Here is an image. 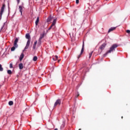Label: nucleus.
Returning <instances> with one entry per match:
<instances>
[{"label": "nucleus", "instance_id": "c756f323", "mask_svg": "<svg viewBox=\"0 0 130 130\" xmlns=\"http://www.w3.org/2000/svg\"><path fill=\"white\" fill-rule=\"evenodd\" d=\"M79 96H80V94H79V93H78L77 95L76 96V98H78V97H79Z\"/></svg>", "mask_w": 130, "mask_h": 130}, {"label": "nucleus", "instance_id": "7c9ffc66", "mask_svg": "<svg viewBox=\"0 0 130 130\" xmlns=\"http://www.w3.org/2000/svg\"><path fill=\"white\" fill-rule=\"evenodd\" d=\"M79 0H76V3L77 4V5H78V4H79Z\"/></svg>", "mask_w": 130, "mask_h": 130}, {"label": "nucleus", "instance_id": "c85d7f7f", "mask_svg": "<svg viewBox=\"0 0 130 130\" xmlns=\"http://www.w3.org/2000/svg\"><path fill=\"white\" fill-rule=\"evenodd\" d=\"M126 33H128V34H129V33H130V30H128V29H127V30H126Z\"/></svg>", "mask_w": 130, "mask_h": 130}, {"label": "nucleus", "instance_id": "dca6fc26", "mask_svg": "<svg viewBox=\"0 0 130 130\" xmlns=\"http://www.w3.org/2000/svg\"><path fill=\"white\" fill-rule=\"evenodd\" d=\"M19 70H23V63H19Z\"/></svg>", "mask_w": 130, "mask_h": 130}, {"label": "nucleus", "instance_id": "1a4fd4ad", "mask_svg": "<svg viewBox=\"0 0 130 130\" xmlns=\"http://www.w3.org/2000/svg\"><path fill=\"white\" fill-rule=\"evenodd\" d=\"M23 5L22 4V6H19V10L20 13H21V15L22 14V12H23V9H24V6H23Z\"/></svg>", "mask_w": 130, "mask_h": 130}, {"label": "nucleus", "instance_id": "5701e85b", "mask_svg": "<svg viewBox=\"0 0 130 130\" xmlns=\"http://www.w3.org/2000/svg\"><path fill=\"white\" fill-rule=\"evenodd\" d=\"M18 41H19V39L18 38H16L15 40L14 41V43H18Z\"/></svg>", "mask_w": 130, "mask_h": 130}, {"label": "nucleus", "instance_id": "72a5a7b5", "mask_svg": "<svg viewBox=\"0 0 130 130\" xmlns=\"http://www.w3.org/2000/svg\"><path fill=\"white\" fill-rule=\"evenodd\" d=\"M121 118H122H122H123V116H122V117H121Z\"/></svg>", "mask_w": 130, "mask_h": 130}, {"label": "nucleus", "instance_id": "4468645a", "mask_svg": "<svg viewBox=\"0 0 130 130\" xmlns=\"http://www.w3.org/2000/svg\"><path fill=\"white\" fill-rule=\"evenodd\" d=\"M36 45H37V41H35L33 45V49H36Z\"/></svg>", "mask_w": 130, "mask_h": 130}, {"label": "nucleus", "instance_id": "9d476101", "mask_svg": "<svg viewBox=\"0 0 130 130\" xmlns=\"http://www.w3.org/2000/svg\"><path fill=\"white\" fill-rule=\"evenodd\" d=\"M53 19V17H51V16H50L49 17H48L47 19V23H49V22H51Z\"/></svg>", "mask_w": 130, "mask_h": 130}, {"label": "nucleus", "instance_id": "bb28decb", "mask_svg": "<svg viewBox=\"0 0 130 130\" xmlns=\"http://www.w3.org/2000/svg\"><path fill=\"white\" fill-rule=\"evenodd\" d=\"M52 29V24H51V25L50 26V27L49 28L48 30H50V29Z\"/></svg>", "mask_w": 130, "mask_h": 130}, {"label": "nucleus", "instance_id": "cd10ccee", "mask_svg": "<svg viewBox=\"0 0 130 130\" xmlns=\"http://www.w3.org/2000/svg\"><path fill=\"white\" fill-rule=\"evenodd\" d=\"M52 29V24H51V25L50 26V27L49 28L48 30H50V29Z\"/></svg>", "mask_w": 130, "mask_h": 130}, {"label": "nucleus", "instance_id": "e433bc0d", "mask_svg": "<svg viewBox=\"0 0 130 130\" xmlns=\"http://www.w3.org/2000/svg\"><path fill=\"white\" fill-rule=\"evenodd\" d=\"M53 57H54V59H55V57L54 56Z\"/></svg>", "mask_w": 130, "mask_h": 130}, {"label": "nucleus", "instance_id": "7ed1b4c3", "mask_svg": "<svg viewBox=\"0 0 130 130\" xmlns=\"http://www.w3.org/2000/svg\"><path fill=\"white\" fill-rule=\"evenodd\" d=\"M84 48H85V43L84 42V41H83V44H82V49H81V53L78 56V57H77L78 58H79L80 57H81V55H82V54H83V52H84Z\"/></svg>", "mask_w": 130, "mask_h": 130}, {"label": "nucleus", "instance_id": "4be33fe9", "mask_svg": "<svg viewBox=\"0 0 130 130\" xmlns=\"http://www.w3.org/2000/svg\"><path fill=\"white\" fill-rule=\"evenodd\" d=\"M7 73L9 75H12V71L11 70H8Z\"/></svg>", "mask_w": 130, "mask_h": 130}, {"label": "nucleus", "instance_id": "2f4dec72", "mask_svg": "<svg viewBox=\"0 0 130 130\" xmlns=\"http://www.w3.org/2000/svg\"><path fill=\"white\" fill-rule=\"evenodd\" d=\"M17 1L18 4H20V0H17Z\"/></svg>", "mask_w": 130, "mask_h": 130}, {"label": "nucleus", "instance_id": "c9c22d12", "mask_svg": "<svg viewBox=\"0 0 130 130\" xmlns=\"http://www.w3.org/2000/svg\"><path fill=\"white\" fill-rule=\"evenodd\" d=\"M79 130H82V129H81V128H79Z\"/></svg>", "mask_w": 130, "mask_h": 130}, {"label": "nucleus", "instance_id": "a211bd4d", "mask_svg": "<svg viewBox=\"0 0 130 130\" xmlns=\"http://www.w3.org/2000/svg\"><path fill=\"white\" fill-rule=\"evenodd\" d=\"M37 59H38V58L37 57V56H35L33 58V60L34 61H37Z\"/></svg>", "mask_w": 130, "mask_h": 130}, {"label": "nucleus", "instance_id": "6ab92c4d", "mask_svg": "<svg viewBox=\"0 0 130 130\" xmlns=\"http://www.w3.org/2000/svg\"><path fill=\"white\" fill-rule=\"evenodd\" d=\"M54 57L55 59H54ZM54 57H53V60L55 61L57 60V58H58V56H57V55H55Z\"/></svg>", "mask_w": 130, "mask_h": 130}, {"label": "nucleus", "instance_id": "2eb2a0df", "mask_svg": "<svg viewBox=\"0 0 130 130\" xmlns=\"http://www.w3.org/2000/svg\"><path fill=\"white\" fill-rule=\"evenodd\" d=\"M39 23V17H38L35 22L36 26H38Z\"/></svg>", "mask_w": 130, "mask_h": 130}, {"label": "nucleus", "instance_id": "f3484780", "mask_svg": "<svg viewBox=\"0 0 130 130\" xmlns=\"http://www.w3.org/2000/svg\"><path fill=\"white\" fill-rule=\"evenodd\" d=\"M9 105H10V106H12V105H14V102L12 101H9L8 103Z\"/></svg>", "mask_w": 130, "mask_h": 130}, {"label": "nucleus", "instance_id": "473e14b6", "mask_svg": "<svg viewBox=\"0 0 130 130\" xmlns=\"http://www.w3.org/2000/svg\"><path fill=\"white\" fill-rule=\"evenodd\" d=\"M54 130H58L57 128H55Z\"/></svg>", "mask_w": 130, "mask_h": 130}, {"label": "nucleus", "instance_id": "f704fd0d", "mask_svg": "<svg viewBox=\"0 0 130 130\" xmlns=\"http://www.w3.org/2000/svg\"><path fill=\"white\" fill-rule=\"evenodd\" d=\"M59 61H60V60H58V62H59Z\"/></svg>", "mask_w": 130, "mask_h": 130}, {"label": "nucleus", "instance_id": "39448f33", "mask_svg": "<svg viewBox=\"0 0 130 130\" xmlns=\"http://www.w3.org/2000/svg\"><path fill=\"white\" fill-rule=\"evenodd\" d=\"M55 24H56V19H55L53 20V22L52 23V29H53V30H55Z\"/></svg>", "mask_w": 130, "mask_h": 130}, {"label": "nucleus", "instance_id": "f257e3e1", "mask_svg": "<svg viewBox=\"0 0 130 130\" xmlns=\"http://www.w3.org/2000/svg\"><path fill=\"white\" fill-rule=\"evenodd\" d=\"M118 47V45L116 44H113L111 47H110V49L104 54V55H107L108 53H111L112 51H114L115 50V48H117Z\"/></svg>", "mask_w": 130, "mask_h": 130}, {"label": "nucleus", "instance_id": "0eeeda50", "mask_svg": "<svg viewBox=\"0 0 130 130\" xmlns=\"http://www.w3.org/2000/svg\"><path fill=\"white\" fill-rule=\"evenodd\" d=\"M6 7V5L3 4L2 8H1V10L0 12V15L2 16V15H3V13H4V11H5V8Z\"/></svg>", "mask_w": 130, "mask_h": 130}, {"label": "nucleus", "instance_id": "f03ea898", "mask_svg": "<svg viewBox=\"0 0 130 130\" xmlns=\"http://www.w3.org/2000/svg\"><path fill=\"white\" fill-rule=\"evenodd\" d=\"M106 47V44L104 43L99 47V52H100V54L101 53V52H102V51L104 50Z\"/></svg>", "mask_w": 130, "mask_h": 130}, {"label": "nucleus", "instance_id": "b1692460", "mask_svg": "<svg viewBox=\"0 0 130 130\" xmlns=\"http://www.w3.org/2000/svg\"><path fill=\"white\" fill-rule=\"evenodd\" d=\"M14 46L17 48L18 47V44L17 43H14Z\"/></svg>", "mask_w": 130, "mask_h": 130}, {"label": "nucleus", "instance_id": "4c0bfd02", "mask_svg": "<svg viewBox=\"0 0 130 130\" xmlns=\"http://www.w3.org/2000/svg\"><path fill=\"white\" fill-rule=\"evenodd\" d=\"M106 1H108V0H106Z\"/></svg>", "mask_w": 130, "mask_h": 130}, {"label": "nucleus", "instance_id": "6e6552de", "mask_svg": "<svg viewBox=\"0 0 130 130\" xmlns=\"http://www.w3.org/2000/svg\"><path fill=\"white\" fill-rule=\"evenodd\" d=\"M45 36V33H43L42 34H41L40 38L39 39V42H41V40H42V39L44 38V37Z\"/></svg>", "mask_w": 130, "mask_h": 130}, {"label": "nucleus", "instance_id": "ddd939ff", "mask_svg": "<svg viewBox=\"0 0 130 130\" xmlns=\"http://www.w3.org/2000/svg\"><path fill=\"white\" fill-rule=\"evenodd\" d=\"M23 58H24V53H22L20 56L19 59L20 61H22Z\"/></svg>", "mask_w": 130, "mask_h": 130}, {"label": "nucleus", "instance_id": "393cba45", "mask_svg": "<svg viewBox=\"0 0 130 130\" xmlns=\"http://www.w3.org/2000/svg\"><path fill=\"white\" fill-rule=\"evenodd\" d=\"M92 54H93V51H92L91 53H89V58H91V57L92 56Z\"/></svg>", "mask_w": 130, "mask_h": 130}, {"label": "nucleus", "instance_id": "aec40b11", "mask_svg": "<svg viewBox=\"0 0 130 130\" xmlns=\"http://www.w3.org/2000/svg\"><path fill=\"white\" fill-rule=\"evenodd\" d=\"M4 71V68H3V66L0 64V72H3Z\"/></svg>", "mask_w": 130, "mask_h": 130}, {"label": "nucleus", "instance_id": "9b49d317", "mask_svg": "<svg viewBox=\"0 0 130 130\" xmlns=\"http://www.w3.org/2000/svg\"><path fill=\"white\" fill-rule=\"evenodd\" d=\"M25 38H26V39H28V40H31V37H30V34H26L25 35Z\"/></svg>", "mask_w": 130, "mask_h": 130}, {"label": "nucleus", "instance_id": "f8f14e48", "mask_svg": "<svg viewBox=\"0 0 130 130\" xmlns=\"http://www.w3.org/2000/svg\"><path fill=\"white\" fill-rule=\"evenodd\" d=\"M116 29V27H113L110 28L108 30V33H110L112 31H114V30H115Z\"/></svg>", "mask_w": 130, "mask_h": 130}, {"label": "nucleus", "instance_id": "423d86ee", "mask_svg": "<svg viewBox=\"0 0 130 130\" xmlns=\"http://www.w3.org/2000/svg\"><path fill=\"white\" fill-rule=\"evenodd\" d=\"M61 104V101L60 100H57L54 105V107L57 106V105L59 106Z\"/></svg>", "mask_w": 130, "mask_h": 130}, {"label": "nucleus", "instance_id": "a878e982", "mask_svg": "<svg viewBox=\"0 0 130 130\" xmlns=\"http://www.w3.org/2000/svg\"><path fill=\"white\" fill-rule=\"evenodd\" d=\"M10 69H13V63H11L10 64Z\"/></svg>", "mask_w": 130, "mask_h": 130}, {"label": "nucleus", "instance_id": "412c9836", "mask_svg": "<svg viewBox=\"0 0 130 130\" xmlns=\"http://www.w3.org/2000/svg\"><path fill=\"white\" fill-rule=\"evenodd\" d=\"M16 47H15V46H13V47H12V48H11V51H14V50H15V49H16Z\"/></svg>", "mask_w": 130, "mask_h": 130}, {"label": "nucleus", "instance_id": "20e7f679", "mask_svg": "<svg viewBox=\"0 0 130 130\" xmlns=\"http://www.w3.org/2000/svg\"><path fill=\"white\" fill-rule=\"evenodd\" d=\"M31 42V40H28L26 46L23 50V51H25L26 49H28L29 48V46H30V43Z\"/></svg>", "mask_w": 130, "mask_h": 130}]
</instances>
